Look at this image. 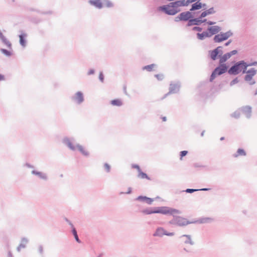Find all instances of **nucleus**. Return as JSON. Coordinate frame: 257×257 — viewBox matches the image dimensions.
I'll return each mask as SVG.
<instances>
[{
    "instance_id": "nucleus-29",
    "label": "nucleus",
    "mask_w": 257,
    "mask_h": 257,
    "mask_svg": "<svg viewBox=\"0 0 257 257\" xmlns=\"http://www.w3.org/2000/svg\"><path fill=\"white\" fill-rule=\"evenodd\" d=\"M139 177L142 179H149L147 175L143 172H142L141 171L140 172H139Z\"/></svg>"
},
{
    "instance_id": "nucleus-16",
    "label": "nucleus",
    "mask_w": 257,
    "mask_h": 257,
    "mask_svg": "<svg viewBox=\"0 0 257 257\" xmlns=\"http://www.w3.org/2000/svg\"><path fill=\"white\" fill-rule=\"evenodd\" d=\"M184 237H186V239L183 241L184 243L185 244H190L191 245L194 244V242L191 239V237L190 235L184 234L181 235L180 238H183Z\"/></svg>"
},
{
    "instance_id": "nucleus-57",
    "label": "nucleus",
    "mask_w": 257,
    "mask_h": 257,
    "mask_svg": "<svg viewBox=\"0 0 257 257\" xmlns=\"http://www.w3.org/2000/svg\"><path fill=\"white\" fill-rule=\"evenodd\" d=\"M7 45L9 46V47H11V44L10 42H8L7 43Z\"/></svg>"
},
{
    "instance_id": "nucleus-34",
    "label": "nucleus",
    "mask_w": 257,
    "mask_h": 257,
    "mask_svg": "<svg viewBox=\"0 0 257 257\" xmlns=\"http://www.w3.org/2000/svg\"><path fill=\"white\" fill-rule=\"evenodd\" d=\"M78 149L81 152H82V153H83V154L84 155H87V152L85 151V150H84V149L81 146H77Z\"/></svg>"
},
{
    "instance_id": "nucleus-11",
    "label": "nucleus",
    "mask_w": 257,
    "mask_h": 257,
    "mask_svg": "<svg viewBox=\"0 0 257 257\" xmlns=\"http://www.w3.org/2000/svg\"><path fill=\"white\" fill-rule=\"evenodd\" d=\"M256 72L257 70L254 68H252L248 70L246 69V72H245V73H246V75L244 76V80L246 81H250L251 80L253 76L256 74Z\"/></svg>"
},
{
    "instance_id": "nucleus-46",
    "label": "nucleus",
    "mask_w": 257,
    "mask_h": 257,
    "mask_svg": "<svg viewBox=\"0 0 257 257\" xmlns=\"http://www.w3.org/2000/svg\"><path fill=\"white\" fill-rule=\"evenodd\" d=\"M68 146L72 150H75V148L74 146H72V144L71 143H68Z\"/></svg>"
},
{
    "instance_id": "nucleus-39",
    "label": "nucleus",
    "mask_w": 257,
    "mask_h": 257,
    "mask_svg": "<svg viewBox=\"0 0 257 257\" xmlns=\"http://www.w3.org/2000/svg\"><path fill=\"white\" fill-rule=\"evenodd\" d=\"M192 30L193 31H197L198 32H201L202 30V28L200 27L195 26V27H194L192 28Z\"/></svg>"
},
{
    "instance_id": "nucleus-6",
    "label": "nucleus",
    "mask_w": 257,
    "mask_h": 257,
    "mask_svg": "<svg viewBox=\"0 0 257 257\" xmlns=\"http://www.w3.org/2000/svg\"><path fill=\"white\" fill-rule=\"evenodd\" d=\"M187 219L180 216H174L173 218L169 221V223L178 226H185L188 225Z\"/></svg>"
},
{
    "instance_id": "nucleus-63",
    "label": "nucleus",
    "mask_w": 257,
    "mask_h": 257,
    "mask_svg": "<svg viewBox=\"0 0 257 257\" xmlns=\"http://www.w3.org/2000/svg\"><path fill=\"white\" fill-rule=\"evenodd\" d=\"M184 249L185 251H188L186 249V248H184Z\"/></svg>"
},
{
    "instance_id": "nucleus-17",
    "label": "nucleus",
    "mask_w": 257,
    "mask_h": 257,
    "mask_svg": "<svg viewBox=\"0 0 257 257\" xmlns=\"http://www.w3.org/2000/svg\"><path fill=\"white\" fill-rule=\"evenodd\" d=\"M216 13L214 8H211L202 12L199 16H207L209 15L214 14Z\"/></svg>"
},
{
    "instance_id": "nucleus-62",
    "label": "nucleus",
    "mask_w": 257,
    "mask_h": 257,
    "mask_svg": "<svg viewBox=\"0 0 257 257\" xmlns=\"http://www.w3.org/2000/svg\"><path fill=\"white\" fill-rule=\"evenodd\" d=\"M2 36V34L0 32V37Z\"/></svg>"
},
{
    "instance_id": "nucleus-33",
    "label": "nucleus",
    "mask_w": 257,
    "mask_h": 257,
    "mask_svg": "<svg viewBox=\"0 0 257 257\" xmlns=\"http://www.w3.org/2000/svg\"><path fill=\"white\" fill-rule=\"evenodd\" d=\"M1 51L3 53H4L5 55L8 56H10L12 54L10 51H9L6 49H1Z\"/></svg>"
},
{
    "instance_id": "nucleus-27",
    "label": "nucleus",
    "mask_w": 257,
    "mask_h": 257,
    "mask_svg": "<svg viewBox=\"0 0 257 257\" xmlns=\"http://www.w3.org/2000/svg\"><path fill=\"white\" fill-rule=\"evenodd\" d=\"M240 111L239 110H236L233 113L231 114V116L232 117H234L235 118H238L240 117Z\"/></svg>"
},
{
    "instance_id": "nucleus-40",
    "label": "nucleus",
    "mask_w": 257,
    "mask_h": 257,
    "mask_svg": "<svg viewBox=\"0 0 257 257\" xmlns=\"http://www.w3.org/2000/svg\"><path fill=\"white\" fill-rule=\"evenodd\" d=\"M228 53L230 54V55L231 57L232 55L236 54L237 53V51L236 50H234L228 52Z\"/></svg>"
},
{
    "instance_id": "nucleus-38",
    "label": "nucleus",
    "mask_w": 257,
    "mask_h": 257,
    "mask_svg": "<svg viewBox=\"0 0 257 257\" xmlns=\"http://www.w3.org/2000/svg\"><path fill=\"white\" fill-rule=\"evenodd\" d=\"M187 154H188L187 151H182L180 152V159H182V158L183 157L185 156Z\"/></svg>"
},
{
    "instance_id": "nucleus-10",
    "label": "nucleus",
    "mask_w": 257,
    "mask_h": 257,
    "mask_svg": "<svg viewBox=\"0 0 257 257\" xmlns=\"http://www.w3.org/2000/svg\"><path fill=\"white\" fill-rule=\"evenodd\" d=\"M89 3L91 5L95 6L97 8H101L103 4H106L107 7L112 6V4L105 1L102 2V0H90Z\"/></svg>"
},
{
    "instance_id": "nucleus-1",
    "label": "nucleus",
    "mask_w": 257,
    "mask_h": 257,
    "mask_svg": "<svg viewBox=\"0 0 257 257\" xmlns=\"http://www.w3.org/2000/svg\"><path fill=\"white\" fill-rule=\"evenodd\" d=\"M203 17H175L174 21L178 22L179 21L188 22L187 27L193 25L199 26L202 23L207 21L206 19H203Z\"/></svg>"
},
{
    "instance_id": "nucleus-31",
    "label": "nucleus",
    "mask_w": 257,
    "mask_h": 257,
    "mask_svg": "<svg viewBox=\"0 0 257 257\" xmlns=\"http://www.w3.org/2000/svg\"><path fill=\"white\" fill-rule=\"evenodd\" d=\"M187 222H188V224H199V219H198H198L194 218V219H192L191 221H189L187 220Z\"/></svg>"
},
{
    "instance_id": "nucleus-28",
    "label": "nucleus",
    "mask_w": 257,
    "mask_h": 257,
    "mask_svg": "<svg viewBox=\"0 0 257 257\" xmlns=\"http://www.w3.org/2000/svg\"><path fill=\"white\" fill-rule=\"evenodd\" d=\"M165 235L167 236H173L174 235V232H168L165 229L162 227V235Z\"/></svg>"
},
{
    "instance_id": "nucleus-35",
    "label": "nucleus",
    "mask_w": 257,
    "mask_h": 257,
    "mask_svg": "<svg viewBox=\"0 0 257 257\" xmlns=\"http://www.w3.org/2000/svg\"><path fill=\"white\" fill-rule=\"evenodd\" d=\"M199 191V190L188 188V189H187L186 190H185L184 191L186 192V193H193L195 191Z\"/></svg>"
},
{
    "instance_id": "nucleus-58",
    "label": "nucleus",
    "mask_w": 257,
    "mask_h": 257,
    "mask_svg": "<svg viewBox=\"0 0 257 257\" xmlns=\"http://www.w3.org/2000/svg\"><path fill=\"white\" fill-rule=\"evenodd\" d=\"M224 137H221L220 139V141H223L224 140Z\"/></svg>"
},
{
    "instance_id": "nucleus-48",
    "label": "nucleus",
    "mask_w": 257,
    "mask_h": 257,
    "mask_svg": "<svg viewBox=\"0 0 257 257\" xmlns=\"http://www.w3.org/2000/svg\"><path fill=\"white\" fill-rule=\"evenodd\" d=\"M232 42L231 40H228L227 42L224 44L225 46H228Z\"/></svg>"
},
{
    "instance_id": "nucleus-26",
    "label": "nucleus",
    "mask_w": 257,
    "mask_h": 257,
    "mask_svg": "<svg viewBox=\"0 0 257 257\" xmlns=\"http://www.w3.org/2000/svg\"><path fill=\"white\" fill-rule=\"evenodd\" d=\"M26 35L25 34L21 35L19 36L20 43L21 44V45L24 47L26 46V41L24 39V38L25 37H26Z\"/></svg>"
},
{
    "instance_id": "nucleus-13",
    "label": "nucleus",
    "mask_w": 257,
    "mask_h": 257,
    "mask_svg": "<svg viewBox=\"0 0 257 257\" xmlns=\"http://www.w3.org/2000/svg\"><path fill=\"white\" fill-rule=\"evenodd\" d=\"M206 5L203 4L200 2H196L191 5V8L190 9V11L193 12L196 10H200L202 8L205 9Z\"/></svg>"
},
{
    "instance_id": "nucleus-18",
    "label": "nucleus",
    "mask_w": 257,
    "mask_h": 257,
    "mask_svg": "<svg viewBox=\"0 0 257 257\" xmlns=\"http://www.w3.org/2000/svg\"><path fill=\"white\" fill-rule=\"evenodd\" d=\"M199 219V224H204V223H208L211 222L213 219L211 217H200L198 218Z\"/></svg>"
},
{
    "instance_id": "nucleus-59",
    "label": "nucleus",
    "mask_w": 257,
    "mask_h": 257,
    "mask_svg": "<svg viewBox=\"0 0 257 257\" xmlns=\"http://www.w3.org/2000/svg\"><path fill=\"white\" fill-rule=\"evenodd\" d=\"M204 132H205V131H203L201 133V136L202 137H203V136Z\"/></svg>"
},
{
    "instance_id": "nucleus-32",
    "label": "nucleus",
    "mask_w": 257,
    "mask_h": 257,
    "mask_svg": "<svg viewBox=\"0 0 257 257\" xmlns=\"http://www.w3.org/2000/svg\"><path fill=\"white\" fill-rule=\"evenodd\" d=\"M155 67V65L152 64L150 65L146 66L144 67V69H146L149 71H152L153 70V68Z\"/></svg>"
},
{
    "instance_id": "nucleus-64",
    "label": "nucleus",
    "mask_w": 257,
    "mask_h": 257,
    "mask_svg": "<svg viewBox=\"0 0 257 257\" xmlns=\"http://www.w3.org/2000/svg\"><path fill=\"white\" fill-rule=\"evenodd\" d=\"M196 2H200V0H196Z\"/></svg>"
},
{
    "instance_id": "nucleus-23",
    "label": "nucleus",
    "mask_w": 257,
    "mask_h": 257,
    "mask_svg": "<svg viewBox=\"0 0 257 257\" xmlns=\"http://www.w3.org/2000/svg\"><path fill=\"white\" fill-rule=\"evenodd\" d=\"M137 200L145 202L149 204H151L153 201V200L152 199L143 196L138 197L137 198Z\"/></svg>"
},
{
    "instance_id": "nucleus-4",
    "label": "nucleus",
    "mask_w": 257,
    "mask_h": 257,
    "mask_svg": "<svg viewBox=\"0 0 257 257\" xmlns=\"http://www.w3.org/2000/svg\"><path fill=\"white\" fill-rule=\"evenodd\" d=\"M180 11V10L176 8L173 2H171L167 5L162 6V12L168 15H174Z\"/></svg>"
},
{
    "instance_id": "nucleus-36",
    "label": "nucleus",
    "mask_w": 257,
    "mask_h": 257,
    "mask_svg": "<svg viewBox=\"0 0 257 257\" xmlns=\"http://www.w3.org/2000/svg\"><path fill=\"white\" fill-rule=\"evenodd\" d=\"M73 235H74V237H75V238L77 242H79L80 241H79V239L78 238L76 230L75 229H73Z\"/></svg>"
},
{
    "instance_id": "nucleus-45",
    "label": "nucleus",
    "mask_w": 257,
    "mask_h": 257,
    "mask_svg": "<svg viewBox=\"0 0 257 257\" xmlns=\"http://www.w3.org/2000/svg\"><path fill=\"white\" fill-rule=\"evenodd\" d=\"M99 78L102 82L103 81V75L102 73H100Z\"/></svg>"
},
{
    "instance_id": "nucleus-49",
    "label": "nucleus",
    "mask_w": 257,
    "mask_h": 257,
    "mask_svg": "<svg viewBox=\"0 0 257 257\" xmlns=\"http://www.w3.org/2000/svg\"><path fill=\"white\" fill-rule=\"evenodd\" d=\"M210 189H211L210 188H202V189H198V190H199V191H208V190H210Z\"/></svg>"
},
{
    "instance_id": "nucleus-47",
    "label": "nucleus",
    "mask_w": 257,
    "mask_h": 257,
    "mask_svg": "<svg viewBox=\"0 0 257 257\" xmlns=\"http://www.w3.org/2000/svg\"><path fill=\"white\" fill-rule=\"evenodd\" d=\"M196 2V0H187V3L189 5L191 3Z\"/></svg>"
},
{
    "instance_id": "nucleus-7",
    "label": "nucleus",
    "mask_w": 257,
    "mask_h": 257,
    "mask_svg": "<svg viewBox=\"0 0 257 257\" xmlns=\"http://www.w3.org/2000/svg\"><path fill=\"white\" fill-rule=\"evenodd\" d=\"M181 211L179 210L171 208L167 206H162V214L173 216L174 217L175 214H181Z\"/></svg>"
},
{
    "instance_id": "nucleus-55",
    "label": "nucleus",
    "mask_w": 257,
    "mask_h": 257,
    "mask_svg": "<svg viewBox=\"0 0 257 257\" xmlns=\"http://www.w3.org/2000/svg\"><path fill=\"white\" fill-rule=\"evenodd\" d=\"M42 251H43V249H42V247H39V251L40 253H41V252H42Z\"/></svg>"
},
{
    "instance_id": "nucleus-20",
    "label": "nucleus",
    "mask_w": 257,
    "mask_h": 257,
    "mask_svg": "<svg viewBox=\"0 0 257 257\" xmlns=\"http://www.w3.org/2000/svg\"><path fill=\"white\" fill-rule=\"evenodd\" d=\"M74 99L78 103L82 102L83 101L82 93L80 92H77L74 97Z\"/></svg>"
},
{
    "instance_id": "nucleus-25",
    "label": "nucleus",
    "mask_w": 257,
    "mask_h": 257,
    "mask_svg": "<svg viewBox=\"0 0 257 257\" xmlns=\"http://www.w3.org/2000/svg\"><path fill=\"white\" fill-rule=\"evenodd\" d=\"M246 155V152L242 149H238L236 153L233 155V156L235 158L239 156H245Z\"/></svg>"
},
{
    "instance_id": "nucleus-2",
    "label": "nucleus",
    "mask_w": 257,
    "mask_h": 257,
    "mask_svg": "<svg viewBox=\"0 0 257 257\" xmlns=\"http://www.w3.org/2000/svg\"><path fill=\"white\" fill-rule=\"evenodd\" d=\"M242 71V73L246 72L245 61L244 60L239 61L231 66L228 70L230 75H236Z\"/></svg>"
},
{
    "instance_id": "nucleus-19",
    "label": "nucleus",
    "mask_w": 257,
    "mask_h": 257,
    "mask_svg": "<svg viewBox=\"0 0 257 257\" xmlns=\"http://www.w3.org/2000/svg\"><path fill=\"white\" fill-rule=\"evenodd\" d=\"M197 37L199 40H203L205 38L210 37L207 31L203 32L202 33H198L197 34Z\"/></svg>"
},
{
    "instance_id": "nucleus-24",
    "label": "nucleus",
    "mask_w": 257,
    "mask_h": 257,
    "mask_svg": "<svg viewBox=\"0 0 257 257\" xmlns=\"http://www.w3.org/2000/svg\"><path fill=\"white\" fill-rule=\"evenodd\" d=\"M161 212V210L159 208L155 209H147V210H144L142 211V212L146 214H149L151 213H160Z\"/></svg>"
},
{
    "instance_id": "nucleus-22",
    "label": "nucleus",
    "mask_w": 257,
    "mask_h": 257,
    "mask_svg": "<svg viewBox=\"0 0 257 257\" xmlns=\"http://www.w3.org/2000/svg\"><path fill=\"white\" fill-rule=\"evenodd\" d=\"M122 103L120 99H115L110 101V104L113 106H120L122 105Z\"/></svg>"
},
{
    "instance_id": "nucleus-50",
    "label": "nucleus",
    "mask_w": 257,
    "mask_h": 257,
    "mask_svg": "<svg viewBox=\"0 0 257 257\" xmlns=\"http://www.w3.org/2000/svg\"><path fill=\"white\" fill-rule=\"evenodd\" d=\"M4 80H5L4 76L0 74V81H3Z\"/></svg>"
},
{
    "instance_id": "nucleus-15",
    "label": "nucleus",
    "mask_w": 257,
    "mask_h": 257,
    "mask_svg": "<svg viewBox=\"0 0 257 257\" xmlns=\"http://www.w3.org/2000/svg\"><path fill=\"white\" fill-rule=\"evenodd\" d=\"M173 4L176 6V8H177V9H180V7L187 6L188 5L187 3V0H178L173 2Z\"/></svg>"
},
{
    "instance_id": "nucleus-9",
    "label": "nucleus",
    "mask_w": 257,
    "mask_h": 257,
    "mask_svg": "<svg viewBox=\"0 0 257 257\" xmlns=\"http://www.w3.org/2000/svg\"><path fill=\"white\" fill-rule=\"evenodd\" d=\"M222 49L221 46H218L214 50L209 51L210 58L214 61L216 60L218 57L220 58L221 55L223 54Z\"/></svg>"
},
{
    "instance_id": "nucleus-61",
    "label": "nucleus",
    "mask_w": 257,
    "mask_h": 257,
    "mask_svg": "<svg viewBox=\"0 0 257 257\" xmlns=\"http://www.w3.org/2000/svg\"><path fill=\"white\" fill-rule=\"evenodd\" d=\"M255 95H256L257 94V89H256L255 90V93H254Z\"/></svg>"
},
{
    "instance_id": "nucleus-41",
    "label": "nucleus",
    "mask_w": 257,
    "mask_h": 257,
    "mask_svg": "<svg viewBox=\"0 0 257 257\" xmlns=\"http://www.w3.org/2000/svg\"><path fill=\"white\" fill-rule=\"evenodd\" d=\"M132 167H133V168H135V169H137V170L138 171V172H140V171H141V169H140V167H139L138 165H133L132 166Z\"/></svg>"
},
{
    "instance_id": "nucleus-21",
    "label": "nucleus",
    "mask_w": 257,
    "mask_h": 257,
    "mask_svg": "<svg viewBox=\"0 0 257 257\" xmlns=\"http://www.w3.org/2000/svg\"><path fill=\"white\" fill-rule=\"evenodd\" d=\"M230 57V54H229L228 52L226 53L223 55H221L219 62L220 63H224Z\"/></svg>"
},
{
    "instance_id": "nucleus-8",
    "label": "nucleus",
    "mask_w": 257,
    "mask_h": 257,
    "mask_svg": "<svg viewBox=\"0 0 257 257\" xmlns=\"http://www.w3.org/2000/svg\"><path fill=\"white\" fill-rule=\"evenodd\" d=\"M180 83L179 82H171L169 86V91L167 93L165 94L162 99L165 98L169 94L176 93L180 89Z\"/></svg>"
},
{
    "instance_id": "nucleus-60",
    "label": "nucleus",
    "mask_w": 257,
    "mask_h": 257,
    "mask_svg": "<svg viewBox=\"0 0 257 257\" xmlns=\"http://www.w3.org/2000/svg\"><path fill=\"white\" fill-rule=\"evenodd\" d=\"M34 173L37 174V175H40V173H35L34 172H33Z\"/></svg>"
},
{
    "instance_id": "nucleus-43",
    "label": "nucleus",
    "mask_w": 257,
    "mask_h": 257,
    "mask_svg": "<svg viewBox=\"0 0 257 257\" xmlns=\"http://www.w3.org/2000/svg\"><path fill=\"white\" fill-rule=\"evenodd\" d=\"M185 15L186 16H194L192 13L191 12V11H187V12H185Z\"/></svg>"
},
{
    "instance_id": "nucleus-56",
    "label": "nucleus",
    "mask_w": 257,
    "mask_h": 257,
    "mask_svg": "<svg viewBox=\"0 0 257 257\" xmlns=\"http://www.w3.org/2000/svg\"><path fill=\"white\" fill-rule=\"evenodd\" d=\"M255 81L254 80H253V81H252V82H250L249 83V84H250V85H253V84H255Z\"/></svg>"
},
{
    "instance_id": "nucleus-12",
    "label": "nucleus",
    "mask_w": 257,
    "mask_h": 257,
    "mask_svg": "<svg viewBox=\"0 0 257 257\" xmlns=\"http://www.w3.org/2000/svg\"><path fill=\"white\" fill-rule=\"evenodd\" d=\"M221 30V28L218 26H213L208 27L207 31L210 36L211 37L212 35H217Z\"/></svg>"
},
{
    "instance_id": "nucleus-14",
    "label": "nucleus",
    "mask_w": 257,
    "mask_h": 257,
    "mask_svg": "<svg viewBox=\"0 0 257 257\" xmlns=\"http://www.w3.org/2000/svg\"><path fill=\"white\" fill-rule=\"evenodd\" d=\"M242 112L245 115L246 117L248 118L251 116V107L250 106L246 105L243 106L241 108Z\"/></svg>"
},
{
    "instance_id": "nucleus-30",
    "label": "nucleus",
    "mask_w": 257,
    "mask_h": 257,
    "mask_svg": "<svg viewBox=\"0 0 257 257\" xmlns=\"http://www.w3.org/2000/svg\"><path fill=\"white\" fill-rule=\"evenodd\" d=\"M257 65V61H254L253 62L247 63L245 62V66L246 68V70L247 69V67L252 66H256Z\"/></svg>"
},
{
    "instance_id": "nucleus-5",
    "label": "nucleus",
    "mask_w": 257,
    "mask_h": 257,
    "mask_svg": "<svg viewBox=\"0 0 257 257\" xmlns=\"http://www.w3.org/2000/svg\"><path fill=\"white\" fill-rule=\"evenodd\" d=\"M232 35L233 33L230 30H229L225 33L221 32L220 34L214 36L213 38V41L215 43H220L227 40Z\"/></svg>"
},
{
    "instance_id": "nucleus-44",
    "label": "nucleus",
    "mask_w": 257,
    "mask_h": 257,
    "mask_svg": "<svg viewBox=\"0 0 257 257\" xmlns=\"http://www.w3.org/2000/svg\"><path fill=\"white\" fill-rule=\"evenodd\" d=\"M205 23H206L209 25H213L216 24V22L210 21H206Z\"/></svg>"
},
{
    "instance_id": "nucleus-3",
    "label": "nucleus",
    "mask_w": 257,
    "mask_h": 257,
    "mask_svg": "<svg viewBox=\"0 0 257 257\" xmlns=\"http://www.w3.org/2000/svg\"><path fill=\"white\" fill-rule=\"evenodd\" d=\"M228 66L225 63H220L212 71L210 77V81L212 82L216 77V75H221L226 72H228Z\"/></svg>"
},
{
    "instance_id": "nucleus-42",
    "label": "nucleus",
    "mask_w": 257,
    "mask_h": 257,
    "mask_svg": "<svg viewBox=\"0 0 257 257\" xmlns=\"http://www.w3.org/2000/svg\"><path fill=\"white\" fill-rule=\"evenodd\" d=\"M104 168L105 169V170L107 171V172H109V170H110V166L108 164H105L104 165Z\"/></svg>"
},
{
    "instance_id": "nucleus-53",
    "label": "nucleus",
    "mask_w": 257,
    "mask_h": 257,
    "mask_svg": "<svg viewBox=\"0 0 257 257\" xmlns=\"http://www.w3.org/2000/svg\"><path fill=\"white\" fill-rule=\"evenodd\" d=\"M162 120L164 121H166L167 120V117L166 116L162 117Z\"/></svg>"
},
{
    "instance_id": "nucleus-51",
    "label": "nucleus",
    "mask_w": 257,
    "mask_h": 257,
    "mask_svg": "<svg viewBox=\"0 0 257 257\" xmlns=\"http://www.w3.org/2000/svg\"><path fill=\"white\" fill-rule=\"evenodd\" d=\"M178 16H186L185 12L180 13Z\"/></svg>"
},
{
    "instance_id": "nucleus-52",
    "label": "nucleus",
    "mask_w": 257,
    "mask_h": 257,
    "mask_svg": "<svg viewBox=\"0 0 257 257\" xmlns=\"http://www.w3.org/2000/svg\"><path fill=\"white\" fill-rule=\"evenodd\" d=\"M159 229H158L156 232L154 233V235L156 236V235H159Z\"/></svg>"
},
{
    "instance_id": "nucleus-37",
    "label": "nucleus",
    "mask_w": 257,
    "mask_h": 257,
    "mask_svg": "<svg viewBox=\"0 0 257 257\" xmlns=\"http://www.w3.org/2000/svg\"><path fill=\"white\" fill-rule=\"evenodd\" d=\"M238 78L237 77H236L235 78L233 79L230 82V86H232L233 85H234L235 84L237 83L238 82Z\"/></svg>"
},
{
    "instance_id": "nucleus-54",
    "label": "nucleus",
    "mask_w": 257,
    "mask_h": 257,
    "mask_svg": "<svg viewBox=\"0 0 257 257\" xmlns=\"http://www.w3.org/2000/svg\"><path fill=\"white\" fill-rule=\"evenodd\" d=\"M94 73V71L93 70H90L89 72H88V74H93Z\"/></svg>"
}]
</instances>
